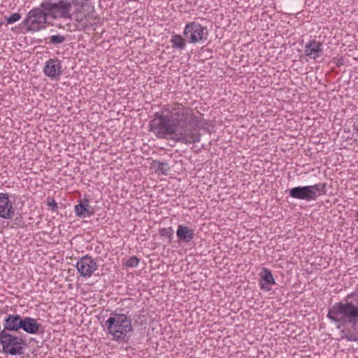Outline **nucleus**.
Segmentation results:
<instances>
[{"instance_id":"f257e3e1","label":"nucleus","mask_w":358,"mask_h":358,"mask_svg":"<svg viewBox=\"0 0 358 358\" xmlns=\"http://www.w3.org/2000/svg\"><path fill=\"white\" fill-rule=\"evenodd\" d=\"M200 122V117L195 115L191 108L175 102L156 113L150 127L157 138L191 144L200 141V135L193 131Z\"/></svg>"},{"instance_id":"f03ea898","label":"nucleus","mask_w":358,"mask_h":358,"mask_svg":"<svg viewBox=\"0 0 358 358\" xmlns=\"http://www.w3.org/2000/svg\"><path fill=\"white\" fill-rule=\"evenodd\" d=\"M327 317L341 329L342 338L358 343V287L335 303L329 309Z\"/></svg>"},{"instance_id":"7ed1b4c3","label":"nucleus","mask_w":358,"mask_h":358,"mask_svg":"<svg viewBox=\"0 0 358 358\" xmlns=\"http://www.w3.org/2000/svg\"><path fill=\"white\" fill-rule=\"evenodd\" d=\"M108 334L115 341H124L127 334L133 331L131 319L125 314L111 313L105 322Z\"/></svg>"},{"instance_id":"20e7f679","label":"nucleus","mask_w":358,"mask_h":358,"mask_svg":"<svg viewBox=\"0 0 358 358\" xmlns=\"http://www.w3.org/2000/svg\"><path fill=\"white\" fill-rule=\"evenodd\" d=\"M0 345L3 353L14 356L23 354L27 342L21 336L2 330L0 334Z\"/></svg>"},{"instance_id":"39448f33","label":"nucleus","mask_w":358,"mask_h":358,"mask_svg":"<svg viewBox=\"0 0 358 358\" xmlns=\"http://www.w3.org/2000/svg\"><path fill=\"white\" fill-rule=\"evenodd\" d=\"M41 8L48 12V16L52 20H71V11L72 3L65 0L57 2L44 1L41 3Z\"/></svg>"},{"instance_id":"423d86ee","label":"nucleus","mask_w":358,"mask_h":358,"mask_svg":"<svg viewBox=\"0 0 358 358\" xmlns=\"http://www.w3.org/2000/svg\"><path fill=\"white\" fill-rule=\"evenodd\" d=\"M84 3H81L73 13L71 12V20L76 22L75 26L79 30H85L96 24L97 17L92 8L91 10L84 9Z\"/></svg>"},{"instance_id":"0eeeda50","label":"nucleus","mask_w":358,"mask_h":358,"mask_svg":"<svg viewBox=\"0 0 358 358\" xmlns=\"http://www.w3.org/2000/svg\"><path fill=\"white\" fill-rule=\"evenodd\" d=\"M325 192L326 184L318 183L314 185L294 187L289 190V196L294 199L309 201L315 200L319 196L324 194Z\"/></svg>"},{"instance_id":"6e6552de","label":"nucleus","mask_w":358,"mask_h":358,"mask_svg":"<svg viewBox=\"0 0 358 358\" xmlns=\"http://www.w3.org/2000/svg\"><path fill=\"white\" fill-rule=\"evenodd\" d=\"M48 14L41 6L34 7L30 10L23 21L27 31H38L45 28Z\"/></svg>"},{"instance_id":"1a4fd4ad","label":"nucleus","mask_w":358,"mask_h":358,"mask_svg":"<svg viewBox=\"0 0 358 358\" xmlns=\"http://www.w3.org/2000/svg\"><path fill=\"white\" fill-rule=\"evenodd\" d=\"M208 29L196 22H188L184 29L183 36L189 43H203L208 38Z\"/></svg>"},{"instance_id":"9d476101","label":"nucleus","mask_w":358,"mask_h":358,"mask_svg":"<svg viewBox=\"0 0 358 358\" xmlns=\"http://www.w3.org/2000/svg\"><path fill=\"white\" fill-rule=\"evenodd\" d=\"M76 266L78 273L83 278H90L98 269L96 262L88 255L80 258Z\"/></svg>"},{"instance_id":"9b49d317","label":"nucleus","mask_w":358,"mask_h":358,"mask_svg":"<svg viewBox=\"0 0 358 358\" xmlns=\"http://www.w3.org/2000/svg\"><path fill=\"white\" fill-rule=\"evenodd\" d=\"M15 215V208L8 194L0 193V217L11 219Z\"/></svg>"},{"instance_id":"f8f14e48","label":"nucleus","mask_w":358,"mask_h":358,"mask_svg":"<svg viewBox=\"0 0 358 358\" xmlns=\"http://www.w3.org/2000/svg\"><path fill=\"white\" fill-rule=\"evenodd\" d=\"M43 72L50 78L58 80L62 73L61 61L57 58L50 59L45 64Z\"/></svg>"},{"instance_id":"ddd939ff","label":"nucleus","mask_w":358,"mask_h":358,"mask_svg":"<svg viewBox=\"0 0 358 358\" xmlns=\"http://www.w3.org/2000/svg\"><path fill=\"white\" fill-rule=\"evenodd\" d=\"M23 317L18 314H7L3 320V329L8 332L19 331L21 329Z\"/></svg>"},{"instance_id":"4468645a","label":"nucleus","mask_w":358,"mask_h":358,"mask_svg":"<svg viewBox=\"0 0 358 358\" xmlns=\"http://www.w3.org/2000/svg\"><path fill=\"white\" fill-rule=\"evenodd\" d=\"M304 52L310 59H316L322 55V43L316 40H311L306 45Z\"/></svg>"},{"instance_id":"2eb2a0df","label":"nucleus","mask_w":358,"mask_h":358,"mask_svg":"<svg viewBox=\"0 0 358 358\" xmlns=\"http://www.w3.org/2000/svg\"><path fill=\"white\" fill-rule=\"evenodd\" d=\"M74 211L76 216L80 218L91 217L94 213L88 199L79 200L78 203L74 207Z\"/></svg>"},{"instance_id":"dca6fc26","label":"nucleus","mask_w":358,"mask_h":358,"mask_svg":"<svg viewBox=\"0 0 358 358\" xmlns=\"http://www.w3.org/2000/svg\"><path fill=\"white\" fill-rule=\"evenodd\" d=\"M41 327V324L38 321L31 317H24L21 329L29 334H36Z\"/></svg>"},{"instance_id":"f3484780","label":"nucleus","mask_w":358,"mask_h":358,"mask_svg":"<svg viewBox=\"0 0 358 358\" xmlns=\"http://www.w3.org/2000/svg\"><path fill=\"white\" fill-rule=\"evenodd\" d=\"M176 235L179 242L187 243L194 238V231L187 226L180 224L178 227Z\"/></svg>"},{"instance_id":"a211bd4d","label":"nucleus","mask_w":358,"mask_h":358,"mask_svg":"<svg viewBox=\"0 0 358 358\" xmlns=\"http://www.w3.org/2000/svg\"><path fill=\"white\" fill-rule=\"evenodd\" d=\"M260 276L262 280L260 283L261 289L266 291L271 290L272 285H274L275 282L271 271L266 268H263Z\"/></svg>"},{"instance_id":"6ab92c4d","label":"nucleus","mask_w":358,"mask_h":358,"mask_svg":"<svg viewBox=\"0 0 358 358\" xmlns=\"http://www.w3.org/2000/svg\"><path fill=\"white\" fill-rule=\"evenodd\" d=\"M186 38H185L180 34L173 33L171 36V43L172 48L178 50H184L186 47Z\"/></svg>"},{"instance_id":"aec40b11","label":"nucleus","mask_w":358,"mask_h":358,"mask_svg":"<svg viewBox=\"0 0 358 358\" xmlns=\"http://www.w3.org/2000/svg\"><path fill=\"white\" fill-rule=\"evenodd\" d=\"M46 40H48V42H46V43H50L52 45H58L62 44L66 41V37L63 35L57 34V35H52L48 38Z\"/></svg>"},{"instance_id":"412c9836","label":"nucleus","mask_w":358,"mask_h":358,"mask_svg":"<svg viewBox=\"0 0 358 358\" xmlns=\"http://www.w3.org/2000/svg\"><path fill=\"white\" fill-rule=\"evenodd\" d=\"M173 232V231L171 227L162 228L159 231V235L161 236L168 237L170 239L172 238Z\"/></svg>"},{"instance_id":"4be33fe9","label":"nucleus","mask_w":358,"mask_h":358,"mask_svg":"<svg viewBox=\"0 0 358 358\" xmlns=\"http://www.w3.org/2000/svg\"><path fill=\"white\" fill-rule=\"evenodd\" d=\"M8 24H13L21 18V15L18 13H13L9 17H4Z\"/></svg>"},{"instance_id":"5701e85b","label":"nucleus","mask_w":358,"mask_h":358,"mask_svg":"<svg viewBox=\"0 0 358 358\" xmlns=\"http://www.w3.org/2000/svg\"><path fill=\"white\" fill-rule=\"evenodd\" d=\"M138 263L139 259L135 256H133L127 260L126 265L128 267H136L138 266Z\"/></svg>"},{"instance_id":"b1692460","label":"nucleus","mask_w":358,"mask_h":358,"mask_svg":"<svg viewBox=\"0 0 358 358\" xmlns=\"http://www.w3.org/2000/svg\"><path fill=\"white\" fill-rule=\"evenodd\" d=\"M157 164H158V166H157L158 170L162 171V173L166 174L170 169L169 166V164L167 163H163V162H159L157 163Z\"/></svg>"},{"instance_id":"393cba45","label":"nucleus","mask_w":358,"mask_h":358,"mask_svg":"<svg viewBox=\"0 0 358 358\" xmlns=\"http://www.w3.org/2000/svg\"><path fill=\"white\" fill-rule=\"evenodd\" d=\"M48 205L51 207L52 211H55L57 209V203L53 199L48 198Z\"/></svg>"},{"instance_id":"a878e982","label":"nucleus","mask_w":358,"mask_h":358,"mask_svg":"<svg viewBox=\"0 0 358 358\" xmlns=\"http://www.w3.org/2000/svg\"><path fill=\"white\" fill-rule=\"evenodd\" d=\"M354 130L356 131V133L358 135V120L356 121V122L354 124Z\"/></svg>"},{"instance_id":"bb28decb","label":"nucleus","mask_w":358,"mask_h":358,"mask_svg":"<svg viewBox=\"0 0 358 358\" xmlns=\"http://www.w3.org/2000/svg\"><path fill=\"white\" fill-rule=\"evenodd\" d=\"M356 256L358 257V248L355 250Z\"/></svg>"},{"instance_id":"cd10ccee","label":"nucleus","mask_w":358,"mask_h":358,"mask_svg":"<svg viewBox=\"0 0 358 358\" xmlns=\"http://www.w3.org/2000/svg\"><path fill=\"white\" fill-rule=\"evenodd\" d=\"M357 220H358V213H357Z\"/></svg>"}]
</instances>
